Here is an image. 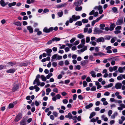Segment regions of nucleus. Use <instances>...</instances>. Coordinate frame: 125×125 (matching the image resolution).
<instances>
[{
    "label": "nucleus",
    "instance_id": "09e8293b",
    "mask_svg": "<svg viewBox=\"0 0 125 125\" xmlns=\"http://www.w3.org/2000/svg\"><path fill=\"white\" fill-rule=\"evenodd\" d=\"M117 79L118 80H120L123 79V78L122 76L121 75V74H120L119 76L117 77Z\"/></svg>",
    "mask_w": 125,
    "mask_h": 125
},
{
    "label": "nucleus",
    "instance_id": "dca6fc26",
    "mask_svg": "<svg viewBox=\"0 0 125 125\" xmlns=\"http://www.w3.org/2000/svg\"><path fill=\"white\" fill-rule=\"evenodd\" d=\"M19 87V86L17 85H14L13 87L12 90L13 92H15L17 90Z\"/></svg>",
    "mask_w": 125,
    "mask_h": 125
},
{
    "label": "nucleus",
    "instance_id": "864d4df0",
    "mask_svg": "<svg viewBox=\"0 0 125 125\" xmlns=\"http://www.w3.org/2000/svg\"><path fill=\"white\" fill-rule=\"evenodd\" d=\"M63 103L65 104H67L68 102V101L67 99H64L62 100Z\"/></svg>",
    "mask_w": 125,
    "mask_h": 125
},
{
    "label": "nucleus",
    "instance_id": "603ef678",
    "mask_svg": "<svg viewBox=\"0 0 125 125\" xmlns=\"http://www.w3.org/2000/svg\"><path fill=\"white\" fill-rule=\"evenodd\" d=\"M89 59L90 60L92 61H94L95 59H94V58L93 56L92 55H91L89 57Z\"/></svg>",
    "mask_w": 125,
    "mask_h": 125
},
{
    "label": "nucleus",
    "instance_id": "5fc2aeb1",
    "mask_svg": "<svg viewBox=\"0 0 125 125\" xmlns=\"http://www.w3.org/2000/svg\"><path fill=\"white\" fill-rule=\"evenodd\" d=\"M84 45L82 44H81L79 45H78L77 46V47L78 48H82L83 46Z\"/></svg>",
    "mask_w": 125,
    "mask_h": 125
},
{
    "label": "nucleus",
    "instance_id": "680f3d73",
    "mask_svg": "<svg viewBox=\"0 0 125 125\" xmlns=\"http://www.w3.org/2000/svg\"><path fill=\"white\" fill-rule=\"evenodd\" d=\"M78 99L80 100H83V97L81 95H79L78 96Z\"/></svg>",
    "mask_w": 125,
    "mask_h": 125
},
{
    "label": "nucleus",
    "instance_id": "423d86ee",
    "mask_svg": "<svg viewBox=\"0 0 125 125\" xmlns=\"http://www.w3.org/2000/svg\"><path fill=\"white\" fill-rule=\"evenodd\" d=\"M68 4L67 2H66L63 4H61L56 6V7L57 8H61L66 6Z\"/></svg>",
    "mask_w": 125,
    "mask_h": 125
},
{
    "label": "nucleus",
    "instance_id": "20e7f679",
    "mask_svg": "<svg viewBox=\"0 0 125 125\" xmlns=\"http://www.w3.org/2000/svg\"><path fill=\"white\" fill-rule=\"evenodd\" d=\"M53 29V28L52 27H51L49 28V29L45 27L44 28L43 30V31L44 32L46 33H49L51 31H52Z\"/></svg>",
    "mask_w": 125,
    "mask_h": 125
},
{
    "label": "nucleus",
    "instance_id": "c03bdc74",
    "mask_svg": "<svg viewBox=\"0 0 125 125\" xmlns=\"http://www.w3.org/2000/svg\"><path fill=\"white\" fill-rule=\"evenodd\" d=\"M9 66H12L15 65V63L14 62H9L8 63Z\"/></svg>",
    "mask_w": 125,
    "mask_h": 125
},
{
    "label": "nucleus",
    "instance_id": "0e129e2a",
    "mask_svg": "<svg viewBox=\"0 0 125 125\" xmlns=\"http://www.w3.org/2000/svg\"><path fill=\"white\" fill-rule=\"evenodd\" d=\"M111 108H115L116 107V105L115 104H111L110 105Z\"/></svg>",
    "mask_w": 125,
    "mask_h": 125
},
{
    "label": "nucleus",
    "instance_id": "e433bc0d",
    "mask_svg": "<svg viewBox=\"0 0 125 125\" xmlns=\"http://www.w3.org/2000/svg\"><path fill=\"white\" fill-rule=\"evenodd\" d=\"M34 89H35V91L36 92H37L40 89L39 88V87H38L37 85H35L34 86Z\"/></svg>",
    "mask_w": 125,
    "mask_h": 125
},
{
    "label": "nucleus",
    "instance_id": "f257e3e1",
    "mask_svg": "<svg viewBox=\"0 0 125 125\" xmlns=\"http://www.w3.org/2000/svg\"><path fill=\"white\" fill-rule=\"evenodd\" d=\"M80 18V17L79 16H76L75 15H73L72 16V18H70L69 19V22L70 23H72L73 21H76L77 20L79 19Z\"/></svg>",
    "mask_w": 125,
    "mask_h": 125
},
{
    "label": "nucleus",
    "instance_id": "a19ab883",
    "mask_svg": "<svg viewBox=\"0 0 125 125\" xmlns=\"http://www.w3.org/2000/svg\"><path fill=\"white\" fill-rule=\"evenodd\" d=\"M113 12L114 13H115L117 11V8L116 7H113L112 8Z\"/></svg>",
    "mask_w": 125,
    "mask_h": 125
},
{
    "label": "nucleus",
    "instance_id": "37998d69",
    "mask_svg": "<svg viewBox=\"0 0 125 125\" xmlns=\"http://www.w3.org/2000/svg\"><path fill=\"white\" fill-rule=\"evenodd\" d=\"M54 42L53 40H52H52H50L48 41L47 43V44L48 45H49L50 44H51L52 43V42Z\"/></svg>",
    "mask_w": 125,
    "mask_h": 125
},
{
    "label": "nucleus",
    "instance_id": "f3484780",
    "mask_svg": "<svg viewBox=\"0 0 125 125\" xmlns=\"http://www.w3.org/2000/svg\"><path fill=\"white\" fill-rule=\"evenodd\" d=\"M105 115H103L101 116V118L102 120H103L104 121L106 122L108 121V119L107 117H105Z\"/></svg>",
    "mask_w": 125,
    "mask_h": 125
},
{
    "label": "nucleus",
    "instance_id": "2f4dec72",
    "mask_svg": "<svg viewBox=\"0 0 125 125\" xmlns=\"http://www.w3.org/2000/svg\"><path fill=\"white\" fill-rule=\"evenodd\" d=\"M77 37L79 38L82 39L84 37V36L82 34L80 33L78 34Z\"/></svg>",
    "mask_w": 125,
    "mask_h": 125
},
{
    "label": "nucleus",
    "instance_id": "9b49d317",
    "mask_svg": "<svg viewBox=\"0 0 125 125\" xmlns=\"http://www.w3.org/2000/svg\"><path fill=\"white\" fill-rule=\"evenodd\" d=\"M96 41L98 42H103L104 41V39L103 37H101L97 39L96 40Z\"/></svg>",
    "mask_w": 125,
    "mask_h": 125
},
{
    "label": "nucleus",
    "instance_id": "ea45409f",
    "mask_svg": "<svg viewBox=\"0 0 125 125\" xmlns=\"http://www.w3.org/2000/svg\"><path fill=\"white\" fill-rule=\"evenodd\" d=\"M113 59L115 61H118L120 60V58L116 56L113 58Z\"/></svg>",
    "mask_w": 125,
    "mask_h": 125
},
{
    "label": "nucleus",
    "instance_id": "c9c22d12",
    "mask_svg": "<svg viewBox=\"0 0 125 125\" xmlns=\"http://www.w3.org/2000/svg\"><path fill=\"white\" fill-rule=\"evenodd\" d=\"M82 22L83 23H87L88 22V19H83L82 20Z\"/></svg>",
    "mask_w": 125,
    "mask_h": 125
},
{
    "label": "nucleus",
    "instance_id": "72a5a7b5",
    "mask_svg": "<svg viewBox=\"0 0 125 125\" xmlns=\"http://www.w3.org/2000/svg\"><path fill=\"white\" fill-rule=\"evenodd\" d=\"M75 25H78L79 26H81L82 25V22L81 21H78L75 23Z\"/></svg>",
    "mask_w": 125,
    "mask_h": 125
},
{
    "label": "nucleus",
    "instance_id": "4468645a",
    "mask_svg": "<svg viewBox=\"0 0 125 125\" xmlns=\"http://www.w3.org/2000/svg\"><path fill=\"white\" fill-rule=\"evenodd\" d=\"M13 24L16 26H21L22 25V23L19 21H13Z\"/></svg>",
    "mask_w": 125,
    "mask_h": 125
},
{
    "label": "nucleus",
    "instance_id": "de8ad7c7",
    "mask_svg": "<svg viewBox=\"0 0 125 125\" xmlns=\"http://www.w3.org/2000/svg\"><path fill=\"white\" fill-rule=\"evenodd\" d=\"M112 110H110L108 112V115L109 116H110L112 114Z\"/></svg>",
    "mask_w": 125,
    "mask_h": 125
},
{
    "label": "nucleus",
    "instance_id": "39448f33",
    "mask_svg": "<svg viewBox=\"0 0 125 125\" xmlns=\"http://www.w3.org/2000/svg\"><path fill=\"white\" fill-rule=\"evenodd\" d=\"M103 31L101 30L96 28H95L94 31V34L101 33Z\"/></svg>",
    "mask_w": 125,
    "mask_h": 125
},
{
    "label": "nucleus",
    "instance_id": "4c0bfd02",
    "mask_svg": "<svg viewBox=\"0 0 125 125\" xmlns=\"http://www.w3.org/2000/svg\"><path fill=\"white\" fill-rule=\"evenodd\" d=\"M118 71L120 73H122L123 72V68L121 67L119 68Z\"/></svg>",
    "mask_w": 125,
    "mask_h": 125
},
{
    "label": "nucleus",
    "instance_id": "a878e982",
    "mask_svg": "<svg viewBox=\"0 0 125 125\" xmlns=\"http://www.w3.org/2000/svg\"><path fill=\"white\" fill-rule=\"evenodd\" d=\"M41 78L42 79V81H46L47 78L43 75H41Z\"/></svg>",
    "mask_w": 125,
    "mask_h": 125
},
{
    "label": "nucleus",
    "instance_id": "69168bd1",
    "mask_svg": "<svg viewBox=\"0 0 125 125\" xmlns=\"http://www.w3.org/2000/svg\"><path fill=\"white\" fill-rule=\"evenodd\" d=\"M43 12L45 13H46L49 12V10L47 9H44Z\"/></svg>",
    "mask_w": 125,
    "mask_h": 125
},
{
    "label": "nucleus",
    "instance_id": "7c9ffc66",
    "mask_svg": "<svg viewBox=\"0 0 125 125\" xmlns=\"http://www.w3.org/2000/svg\"><path fill=\"white\" fill-rule=\"evenodd\" d=\"M20 125H26V124L25 122V120L24 119L21 120L20 122Z\"/></svg>",
    "mask_w": 125,
    "mask_h": 125
},
{
    "label": "nucleus",
    "instance_id": "7ed1b4c3",
    "mask_svg": "<svg viewBox=\"0 0 125 125\" xmlns=\"http://www.w3.org/2000/svg\"><path fill=\"white\" fill-rule=\"evenodd\" d=\"M22 117L21 114L19 113L16 116L14 121L15 122H17L20 120Z\"/></svg>",
    "mask_w": 125,
    "mask_h": 125
},
{
    "label": "nucleus",
    "instance_id": "b1692460",
    "mask_svg": "<svg viewBox=\"0 0 125 125\" xmlns=\"http://www.w3.org/2000/svg\"><path fill=\"white\" fill-rule=\"evenodd\" d=\"M99 9L98 10H99V12L100 14H101L103 12V10H102V7L100 6H99Z\"/></svg>",
    "mask_w": 125,
    "mask_h": 125
},
{
    "label": "nucleus",
    "instance_id": "79ce46f5",
    "mask_svg": "<svg viewBox=\"0 0 125 125\" xmlns=\"http://www.w3.org/2000/svg\"><path fill=\"white\" fill-rule=\"evenodd\" d=\"M52 76V74L51 73H50L46 76V78L47 79H49L50 77Z\"/></svg>",
    "mask_w": 125,
    "mask_h": 125
},
{
    "label": "nucleus",
    "instance_id": "6e6d98bb",
    "mask_svg": "<svg viewBox=\"0 0 125 125\" xmlns=\"http://www.w3.org/2000/svg\"><path fill=\"white\" fill-rule=\"evenodd\" d=\"M52 114L55 117H56L58 116V114L56 112L54 111L53 112Z\"/></svg>",
    "mask_w": 125,
    "mask_h": 125
},
{
    "label": "nucleus",
    "instance_id": "a18cd8bd",
    "mask_svg": "<svg viewBox=\"0 0 125 125\" xmlns=\"http://www.w3.org/2000/svg\"><path fill=\"white\" fill-rule=\"evenodd\" d=\"M90 43L93 46H95L96 44V42L94 41H91L90 42Z\"/></svg>",
    "mask_w": 125,
    "mask_h": 125
},
{
    "label": "nucleus",
    "instance_id": "a211bd4d",
    "mask_svg": "<svg viewBox=\"0 0 125 125\" xmlns=\"http://www.w3.org/2000/svg\"><path fill=\"white\" fill-rule=\"evenodd\" d=\"M27 29L29 31V32L31 33H33V29L31 26H28L27 27Z\"/></svg>",
    "mask_w": 125,
    "mask_h": 125
},
{
    "label": "nucleus",
    "instance_id": "f704fd0d",
    "mask_svg": "<svg viewBox=\"0 0 125 125\" xmlns=\"http://www.w3.org/2000/svg\"><path fill=\"white\" fill-rule=\"evenodd\" d=\"M60 40V38L58 37H55L52 39V40H53V42L54 41H59Z\"/></svg>",
    "mask_w": 125,
    "mask_h": 125
},
{
    "label": "nucleus",
    "instance_id": "49530a36",
    "mask_svg": "<svg viewBox=\"0 0 125 125\" xmlns=\"http://www.w3.org/2000/svg\"><path fill=\"white\" fill-rule=\"evenodd\" d=\"M90 41V38L89 37H87L86 38V43L89 42Z\"/></svg>",
    "mask_w": 125,
    "mask_h": 125
},
{
    "label": "nucleus",
    "instance_id": "052dcab7",
    "mask_svg": "<svg viewBox=\"0 0 125 125\" xmlns=\"http://www.w3.org/2000/svg\"><path fill=\"white\" fill-rule=\"evenodd\" d=\"M58 64L61 66H62L63 64V62L62 61H61L59 62Z\"/></svg>",
    "mask_w": 125,
    "mask_h": 125
},
{
    "label": "nucleus",
    "instance_id": "6ab92c4d",
    "mask_svg": "<svg viewBox=\"0 0 125 125\" xmlns=\"http://www.w3.org/2000/svg\"><path fill=\"white\" fill-rule=\"evenodd\" d=\"M115 25L114 23H112L111 24L109 28L110 30V31H112L113 30L114 27L115 26Z\"/></svg>",
    "mask_w": 125,
    "mask_h": 125
},
{
    "label": "nucleus",
    "instance_id": "5701e85b",
    "mask_svg": "<svg viewBox=\"0 0 125 125\" xmlns=\"http://www.w3.org/2000/svg\"><path fill=\"white\" fill-rule=\"evenodd\" d=\"M16 4V2L10 3L8 4V6L9 7H11L12 6H14Z\"/></svg>",
    "mask_w": 125,
    "mask_h": 125
},
{
    "label": "nucleus",
    "instance_id": "473e14b6",
    "mask_svg": "<svg viewBox=\"0 0 125 125\" xmlns=\"http://www.w3.org/2000/svg\"><path fill=\"white\" fill-rule=\"evenodd\" d=\"M63 14V12L61 11L57 13L58 16L59 17H61L62 16Z\"/></svg>",
    "mask_w": 125,
    "mask_h": 125
},
{
    "label": "nucleus",
    "instance_id": "9d476101",
    "mask_svg": "<svg viewBox=\"0 0 125 125\" xmlns=\"http://www.w3.org/2000/svg\"><path fill=\"white\" fill-rule=\"evenodd\" d=\"M119 105L120 106L117 108L119 110H122L123 109V108H125V104H120Z\"/></svg>",
    "mask_w": 125,
    "mask_h": 125
},
{
    "label": "nucleus",
    "instance_id": "f8f14e48",
    "mask_svg": "<svg viewBox=\"0 0 125 125\" xmlns=\"http://www.w3.org/2000/svg\"><path fill=\"white\" fill-rule=\"evenodd\" d=\"M115 88L116 89H120L122 86V84L121 83H118L115 84Z\"/></svg>",
    "mask_w": 125,
    "mask_h": 125
},
{
    "label": "nucleus",
    "instance_id": "bf43d9fd",
    "mask_svg": "<svg viewBox=\"0 0 125 125\" xmlns=\"http://www.w3.org/2000/svg\"><path fill=\"white\" fill-rule=\"evenodd\" d=\"M81 42L82 43V44H83L84 45L85 43V39H83L81 40Z\"/></svg>",
    "mask_w": 125,
    "mask_h": 125
},
{
    "label": "nucleus",
    "instance_id": "aec40b11",
    "mask_svg": "<svg viewBox=\"0 0 125 125\" xmlns=\"http://www.w3.org/2000/svg\"><path fill=\"white\" fill-rule=\"evenodd\" d=\"M72 115L71 113H69L67 115H66L65 116L66 118H68L69 119H72Z\"/></svg>",
    "mask_w": 125,
    "mask_h": 125
},
{
    "label": "nucleus",
    "instance_id": "338daca9",
    "mask_svg": "<svg viewBox=\"0 0 125 125\" xmlns=\"http://www.w3.org/2000/svg\"><path fill=\"white\" fill-rule=\"evenodd\" d=\"M121 31L119 30H116L114 31L115 33L116 34H118L119 33H120Z\"/></svg>",
    "mask_w": 125,
    "mask_h": 125
},
{
    "label": "nucleus",
    "instance_id": "6e6552de",
    "mask_svg": "<svg viewBox=\"0 0 125 125\" xmlns=\"http://www.w3.org/2000/svg\"><path fill=\"white\" fill-rule=\"evenodd\" d=\"M81 0V1H80V0H79L78 1L76 0L74 3V4L76 7H78L82 3V1Z\"/></svg>",
    "mask_w": 125,
    "mask_h": 125
},
{
    "label": "nucleus",
    "instance_id": "4d7b16f0",
    "mask_svg": "<svg viewBox=\"0 0 125 125\" xmlns=\"http://www.w3.org/2000/svg\"><path fill=\"white\" fill-rule=\"evenodd\" d=\"M14 106V105L12 104H10L9 105V107L10 108H13Z\"/></svg>",
    "mask_w": 125,
    "mask_h": 125
},
{
    "label": "nucleus",
    "instance_id": "1a4fd4ad",
    "mask_svg": "<svg viewBox=\"0 0 125 125\" xmlns=\"http://www.w3.org/2000/svg\"><path fill=\"white\" fill-rule=\"evenodd\" d=\"M45 51L46 52L47 55L49 56H51V53L52 52V51L51 49H47L45 50Z\"/></svg>",
    "mask_w": 125,
    "mask_h": 125
},
{
    "label": "nucleus",
    "instance_id": "f03ea898",
    "mask_svg": "<svg viewBox=\"0 0 125 125\" xmlns=\"http://www.w3.org/2000/svg\"><path fill=\"white\" fill-rule=\"evenodd\" d=\"M123 23V18L121 17L119 18L117 21L116 24L117 25H120L122 24Z\"/></svg>",
    "mask_w": 125,
    "mask_h": 125
},
{
    "label": "nucleus",
    "instance_id": "0eeeda50",
    "mask_svg": "<svg viewBox=\"0 0 125 125\" xmlns=\"http://www.w3.org/2000/svg\"><path fill=\"white\" fill-rule=\"evenodd\" d=\"M104 55V53L101 52L94 53H93L94 55L95 56H102Z\"/></svg>",
    "mask_w": 125,
    "mask_h": 125
},
{
    "label": "nucleus",
    "instance_id": "4be33fe9",
    "mask_svg": "<svg viewBox=\"0 0 125 125\" xmlns=\"http://www.w3.org/2000/svg\"><path fill=\"white\" fill-rule=\"evenodd\" d=\"M118 115V113L116 112H115L111 116V119H114L115 117Z\"/></svg>",
    "mask_w": 125,
    "mask_h": 125
},
{
    "label": "nucleus",
    "instance_id": "c756f323",
    "mask_svg": "<svg viewBox=\"0 0 125 125\" xmlns=\"http://www.w3.org/2000/svg\"><path fill=\"white\" fill-rule=\"evenodd\" d=\"M99 26L101 29L103 30L104 29V27L105 26V25L103 23L100 24Z\"/></svg>",
    "mask_w": 125,
    "mask_h": 125
},
{
    "label": "nucleus",
    "instance_id": "412c9836",
    "mask_svg": "<svg viewBox=\"0 0 125 125\" xmlns=\"http://www.w3.org/2000/svg\"><path fill=\"white\" fill-rule=\"evenodd\" d=\"M0 4L2 7L5 6L6 5L4 0H0Z\"/></svg>",
    "mask_w": 125,
    "mask_h": 125
},
{
    "label": "nucleus",
    "instance_id": "c85d7f7f",
    "mask_svg": "<svg viewBox=\"0 0 125 125\" xmlns=\"http://www.w3.org/2000/svg\"><path fill=\"white\" fill-rule=\"evenodd\" d=\"M98 119L99 118L98 117H96L95 119L94 118H93L91 120V121L93 122H96Z\"/></svg>",
    "mask_w": 125,
    "mask_h": 125
},
{
    "label": "nucleus",
    "instance_id": "58836bf2",
    "mask_svg": "<svg viewBox=\"0 0 125 125\" xmlns=\"http://www.w3.org/2000/svg\"><path fill=\"white\" fill-rule=\"evenodd\" d=\"M116 39V37H115L113 38L111 40V42L112 43H113L115 41Z\"/></svg>",
    "mask_w": 125,
    "mask_h": 125
},
{
    "label": "nucleus",
    "instance_id": "8fccbe9b",
    "mask_svg": "<svg viewBox=\"0 0 125 125\" xmlns=\"http://www.w3.org/2000/svg\"><path fill=\"white\" fill-rule=\"evenodd\" d=\"M83 86L84 87H86L87 85V83L85 81H84L83 82Z\"/></svg>",
    "mask_w": 125,
    "mask_h": 125
},
{
    "label": "nucleus",
    "instance_id": "3c124183",
    "mask_svg": "<svg viewBox=\"0 0 125 125\" xmlns=\"http://www.w3.org/2000/svg\"><path fill=\"white\" fill-rule=\"evenodd\" d=\"M96 87L94 86H93L91 89V90L92 91H94L96 90Z\"/></svg>",
    "mask_w": 125,
    "mask_h": 125
},
{
    "label": "nucleus",
    "instance_id": "e2e57ef3",
    "mask_svg": "<svg viewBox=\"0 0 125 125\" xmlns=\"http://www.w3.org/2000/svg\"><path fill=\"white\" fill-rule=\"evenodd\" d=\"M111 63L112 65H114L115 64V61L114 60H112L111 62Z\"/></svg>",
    "mask_w": 125,
    "mask_h": 125
},
{
    "label": "nucleus",
    "instance_id": "393cba45",
    "mask_svg": "<svg viewBox=\"0 0 125 125\" xmlns=\"http://www.w3.org/2000/svg\"><path fill=\"white\" fill-rule=\"evenodd\" d=\"M90 74L92 77L94 78L95 77H96V75L95 74V72L94 71H92L90 72Z\"/></svg>",
    "mask_w": 125,
    "mask_h": 125
},
{
    "label": "nucleus",
    "instance_id": "774afa93",
    "mask_svg": "<svg viewBox=\"0 0 125 125\" xmlns=\"http://www.w3.org/2000/svg\"><path fill=\"white\" fill-rule=\"evenodd\" d=\"M56 97L57 99H59L61 98V96L60 94H58L56 95Z\"/></svg>",
    "mask_w": 125,
    "mask_h": 125
},
{
    "label": "nucleus",
    "instance_id": "cd10ccee",
    "mask_svg": "<svg viewBox=\"0 0 125 125\" xmlns=\"http://www.w3.org/2000/svg\"><path fill=\"white\" fill-rule=\"evenodd\" d=\"M93 106V104L92 103H90L89 104L86 106L85 108L86 109H88L91 107Z\"/></svg>",
    "mask_w": 125,
    "mask_h": 125
},
{
    "label": "nucleus",
    "instance_id": "13d9d810",
    "mask_svg": "<svg viewBox=\"0 0 125 125\" xmlns=\"http://www.w3.org/2000/svg\"><path fill=\"white\" fill-rule=\"evenodd\" d=\"M76 39V38H73L71 39L70 41V42L71 43H72Z\"/></svg>",
    "mask_w": 125,
    "mask_h": 125
},
{
    "label": "nucleus",
    "instance_id": "2eb2a0df",
    "mask_svg": "<svg viewBox=\"0 0 125 125\" xmlns=\"http://www.w3.org/2000/svg\"><path fill=\"white\" fill-rule=\"evenodd\" d=\"M15 70H16L14 69H10L7 70L6 72L10 73H14Z\"/></svg>",
    "mask_w": 125,
    "mask_h": 125
},
{
    "label": "nucleus",
    "instance_id": "bb28decb",
    "mask_svg": "<svg viewBox=\"0 0 125 125\" xmlns=\"http://www.w3.org/2000/svg\"><path fill=\"white\" fill-rule=\"evenodd\" d=\"M82 9V6H80L79 7H76L75 8V10L77 11H81Z\"/></svg>",
    "mask_w": 125,
    "mask_h": 125
},
{
    "label": "nucleus",
    "instance_id": "ddd939ff",
    "mask_svg": "<svg viewBox=\"0 0 125 125\" xmlns=\"http://www.w3.org/2000/svg\"><path fill=\"white\" fill-rule=\"evenodd\" d=\"M36 83L37 86L40 85L41 83L39 81V80H34L33 82V84L34 85Z\"/></svg>",
    "mask_w": 125,
    "mask_h": 125
}]
</instances>
